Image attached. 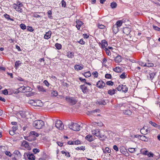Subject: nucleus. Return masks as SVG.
<instances>
[{
  "mask_svg": "<svg viewBox=\"0 0 160 160\" xmlns=\"http://www.w3.org/2000/svg\"><path fill=\"white\" fill-rule=\"evenodd\" d=\"M93 135L96 137H98V138L101 140H103L106 138V136L104 134V131L100 130V129H96L92 131Z\"/></svg>",
  "mask_w": 160,
  "mask_h": 160,
  "instance_id": "obj_1",
  "label": "nucleus"
},
{
  "mask_svg": "<svg viewBox=\"0 0 160 160\" xmlns=\"http://www.w3.org/2000/svg\"><path fill=\"white\" fill-rule=\"evenodd\" d=\"M65 100L67 102L71 105H75L77 102V98L75 97L67 96L66 97Z\"/></svg>",
  "mask_w": 160,
  "mask_h": 160,
  "instance_id": "obj_2",
  "label": "nucleus"
},
{
  "mask_svg": "<svg viewBox=\"0 0 160 160\" xmlns=\"http://www.w3.org/2000/svg\"><path fill=\"white\" fill-rule=\"evenodd\" d=\"M44 125V122L42 120H36L33 123V126L36 129H40Z\"/></svg>",
  "mask_w": 160,
  "mask_h": 160,
  "instance_id": "obj_3",
  "label": "nucleus"
},
{
  "mask_svg": "<svg viewBox=\"0 0 160 160\" xmlns=\"http://www.w3.org/2000/svg\"><path fill=\"white\" fill-rule=\"evenodd\" d=\"M29 103L31 105L37 107H42L43 103L41 100H30L29 101Z\"/></svg>",
  "mask_w": 160,
  "mask_h": 160,
  "instance_id": "obj_4",
  "label": "nucleus"
},
{
  "mask_svg": "<svg viewBox=\"0 0 160 160\" xmlns=\"http://www.w3.org/2000/svg\"><path fill=\"white\" fill-rule=\"evenodd\" d=\"M17 4H14L13 5V8L17 12H22V10L21 8L23 6V4L19 1H18L17 2Z\"/></svg>",
  "mask_w": 160,
  "mask_h": 160,
  "instance_id": "obj_5",
  "label": "nucleus"
},
{
  "mask_svg": "<svg viewBox=\"0 0 160 160\" xmlns=\"http://www.w3.org/2000/svg\"><path fill=\"white\" fill-rule=\"evenodd\" d=\"M80 127V126L78 124L72 122L69 126V128L74 131H79Z\"/></svg>",
  "mask_w": 160,
  "mask_h": 160,
  "instance_id": "obj_6",
  "label": "nucleus"
},
{
  "mask_svg": "<svg viewBox=\"0 0 160 160\" xmlns=\"http://www.w3.org/2000/svg\"><path fill=\"white\" fill-rule=\"evenodd\" d=\"M39 136V134L35 132V131H31L29 133V136L27 137L28 139H27L28 141H32L34 140L35 137H38Z\"/></svg>",
  "mask_w": 160,
  "mask_h": 160,
  "instance_id": "obj_7",
  "label": "nucleus"
},
{
  "mask_svg": "<svg viewBox=\"0 0 160 160\" xmlns=\"http://www.w3.org/2000/svg\"><path fill=\"white\" fill-rule=\"evenodd\" d=\"M56 127L60 130L64 129V125L61 121L59 120H57L55 123Z\"/></svg>",
  "mask_w": 160,
  "mask_h": 160,
  "instance_id": "obj_8",
  "label": "nucleus"
},
{
  "mask_svg": "<svg viewBox=\"0 0 160 160\" xmlns=\"http://www.w3.org/2000/svg\"><path fill=\"white\" fill-rule=\"evenodd\" d=\"M96 85L97 87L98 88H103L105 86V84L103 81L101 80L98 82Z\"/></svg>",
  "mask_w": 160,
  "mask_h": 160,
  "instance_id": "obj_9",
  "label": "nucleus"
},
{
  "mask_svg": "<svg viewBox=\"0 0 160 160\" xmlns=\"http://www.w3.org/2000/svg\"><path fill=\"white\" fill-rule=\"evenodd\" d=\"M141 153L145 155H147L149 157H153V153L149 152L147 150H142L141 151Z\"/></svg>",
  "mask_w": 160,
  "mask_h": 160,
  "instance_id": "obj_10",
  "label": "nucleus"
},
{
  "mask_svg": "<svg viewBox=\"0 0 160 160\" xmlns=\"http://www.w3.org/2000/svg\"><path fill=\"white\" fill-rule=\"evenodd\" d=\"M80 88L84 93H86L88 91V89L87 86L85 84L81 85Z\"/></svg>",
  "mask_w": 160,
  "mask_h": 160,
  "instance_id": "obj_11",
  "label": "nucleus"
},
{
  "mask_svg": "<svg viewBox=\"0 0 160 160\" xmlns=\"http://www.w3.org/2000/svg\"><path fill=\"white\" fill-rule=\"evenodd\" d=\"M131 31L130 28L127 27L124 28H123V32L126 35H128Z\"/></svg>",
  "mask_w": 160,
  "mask_h": 160,
  "instance_id": "obj_12",
  "label": "nucleus"
},
{
  "mask_svg": "<svg viewBox=\"0 0 160 160\" xmlns=\"http://www.w3.org/2000/svg\"><path fill=\"white\" fill-rule=\"evenodd\" d=\"M114 60L116 63L120 62L122 61V57L121 56L118 55L115 57Z\"/></svg>",
  "mask_w": 160,
  "mask_h": 160,
  "instance_id": "obj_13",
  "label": "nucleus"
},
{
  "mask_svg": "<svg viewBox=\"0 0 160 160\" xmlns=\"http://www.w3.org/2000/svg\"><path fill=\"white\" fill-rule=\"evenodd\" d=\"M52 34V32L49 30L48 32H46L44 36V38L48 39L50 38Z\"/></svg>",
  "mask_w": 160,
  "mask_h": 160,
  "instance_id": "obj_14",
  "label": "nucleus"
},
{
  "mask_svg": "<svg viewBox=\"0 0 160 160\" xmlns=\"http://www.w3.org/2000/svg\"><path fill=\"white\" fill-rule=\"evenodd\" d=\"M83 65L82 64L81 65L76 64L74 66V68L76 70L79 71L83 69Z\"/></svg>",
  "mask_w": 160,
  "mask_h": 160,
  "instance_id": "obj_15",
  "label": "nucleus"
},
{
  "mask_svg": "<svg viewBox=\"0 0 160 160\" xmlns=\"http://www.w3.org/2000/svg\"><path fill=\"white\" fill-rule=\"evenodd\" d=\"M27 156L29 160H34L35 159V157L32 153H28L27 154Z\"/></svg>",
  "mask_w": 160,
  "mask_h": 160,
  "instance_id": "obj_16",
  "label": "nucleus"
},
{
  "mask_svg": "<svg viewBox=\"0 0 160 160\" xmlns=\"http://www.w3.org/2000/svg\"><path fill=\"white\" fill-rule=\"evenodd\" d=\"M21 146L25 148H26L28 149L29 148L28 142L25 141H23L22 143Z\"/></svg>",
  "mask_w": 160,
  "mask_h": 160,
  "instance_id": "obj_17",
  "label": "nucleus"
},
{
  "mask_svg": "<svg viewBox=\"0 0 160 160\" xmlns=\"http://www.w3.org/2000/svg\"><path fill=\"white\" fill-rule=\"evenodd\" d=\"M83 24V22L79 20H78L76 21V27L78 30H79L80 29L81 26Z\"/></svg>",
  "mask_w": 160,
  "mask_h": 160,
  "instance_id": "obj_18",
  "label": "nucleus"
},
{
  "mask_svg": "<svg viewBox=\"0 0 160 160\" xmlns=\"http://www.w3.org/2000/svg\"><path fill=\"white\" fill-rule=\"evenodd\" d=\"M102 48L103 49L108 45L107 42L105 40H102L101 41Z\"/></svg>",
  "mask_w": 160,
  "mask_h": 160,
  "instance_id": "obj_19",
  "label": "nucleus"
},
{
  "mask_svg": "<svg viewBox=\"0 0 160 160\" xmlns=\"http://www.w3.org/2000/svg\"><path fill=\"white\" fill-rule=\"evenodd\" d=\"M125 104L123 103L118 104L114 105V108L117 109L123 108V107H125Z\"/></svg>",
  "mask_w": 160,
  "mask_h": 160,
  "instance_id": "obj_20",
  "label": "nucleus"
},
{
  "mask_svg": "<svg viewBox=\"0 0 160 160\" xmlns=\"http://www.w3.org/2000/svg\"><path fill=\"white\" fill-rule=\"evenodd\" d=\"M112 30L113 33L116 34L119 31V28L115 24L114 25L112 28Z\"/></svg>",
  "mask_w": 160,
  "mask_h": 160,
  "instance_id": "obj_21",
  "label": "nucleus"
},
{
  "mask_svg": "<svg viewBox=\"0 0 160 160\" xmlns=\"http://www.w3.org/2000/svg\"><path fill=\"white\" fill-rule=\"evenodd\" d=\"M108 100H107L106 101L105 100L103 99L101 100L100 101H98L96 102V104H98L99 105H105L107 103V101Z\"/></svg>",
  "mask_w": 160,
  "mask_h": 160,
  "instance_id": "obj_22",
  "label": "nucleus"
},
{
  "mask_svg": "<svg viewBox=\"0 0 160 160\" xmlns=\"http://www.w3.org/2000/svg\"><path fill=\"white\" fill-rule=\"evenodd\" d=\"M85 139L89 142H91L93 140V139L92 135H88L86 136Z\"/></svg>",
  "mask_w": 160,
  "mask_h": 160,
  "instance_id": "obj_23",
  "label": "nucleus"
},
{
  "mask_svg": "<svg viewBox=\"0 0 160 160\" xmlns=\"http://www.w3.org/2000/svg\"><path fill=\"white\" fill-rule=\"evenodd\" d=\"M74 53L70 51L67 52V56L69 58H72L74 56Z\"/></svg>",
  "mask_w": 160,
  "mask_h": 160,
  "instance_id": "obj_24",
  "label": "nucleus"
},
{
  "mask_svg": "<svg viewBox=\"0 0 160 160\" xmlns=\"http://www.w3.org/2000/svg\"><path fill=\"white\" fill-rule=\"evenodd\" d=\"M123 113L125 115H131L132 112L131 111L128 109L123 111Z\"/></svg>",
  "mask_w": 160,
  "mask_h": 160,
  "instance_id": "obj_25",
  "label": "nucleus"
},
{
  "mask_svg": "<svg viewBox=\"0 0 160 160\" xmlns=\"http://www.w3.org/2000/svg\"><path fill=\"white\" fill-rule=\"evenodd\" d=\"M14 154L16 155L15 157H17L18 158H21V154L20 152L18 150H16L14 152Z\"/></svg>",
  "mask_w": 160,
  "mask_h": 160,
  "instance_id": "obj_26",
  "label": "nucleus"
},
{
  "mask_svg": "<svg viewBox=\"0 0 160 160\" xmlns=\"http://www.w3.org/2000/svg\"><path fill=\"white\" fill-rule=\"evenodd\" d=\"M61 82L62 83V86L68 88L69 87V85L68 84L67 82H65V80H61Z\"/></svg>",
  "mask_w": 160,
  "mask_h": 160,
  "instance_id": "obj_27",
  "label": "nucleus"
},
{
  "mask_svg": "<svg viewBox=\"0 0 160 160\" xmlns=\"http://www.w3.org/2000/svg\"><path fill=\"white\" fill-rule=\"evenodd\" d=\"M82 74L86 78H88L91 76V74L90 71L87 72L82 73Z\"/></svg>",
  "mask_w": 160,
  "mask_h": 160,
  "instance_id": "obj_28",
  "label": "nucleus"
},
{
  "mask_svg": "<svg viewBox=\"0 0 160 160\" xmlns=\"http://www.w3.org/2000/svg\"><path fill=\"white\" fill-rule=\"evenodd\" d=\"M122 92H126L128 91V88L126 85H122Z\"/></svg>",
  "mask_w": 160,
  "mask_h": 160,
  "instance_id": "obj_29",
  "label": "nucleus"
},
{
  "mask_svg": "<svg viewBox=\"0 0 160 160\" xmlns=\"http://www.w3.org/2000/svg\"><path fill=\"white\" fill-rule=\"evenodd\" d=\"M123 22L122 20H118L117 22L115 25L119 28L122 26Z\"/></svg>",
  "mask_w": 160,
  "mask_h": 160,
  "instance_id": "obj_30",
  "label": "nucleus"
},
{
  "mask_svg": "<svg viewBox=\"0 0 160 160\" xmlns=\"http://www.w3.org/2000/svg\"><path fill=\"white\" fill-rule=\"evenodd\" d=\"M113 70L115 72H120L121 71L122 69L121 68L119 67H116L113 69Z\"/></svg>",
  "mask_w": 160,
  "mask_h": 160,
  "instance_id": "obj_31",
  "label": "nucleus"
},
{
  "mask_svg": "<svg viewBox=\"0 0 160 160\" xmlns=\"http://www.w3.org/2000/svg\"><path fill=\"white\" fill-rule=\"evenodd\" d=\"M61 153L62 154H64L65 156L69 158L70 156L69 153L67 152H66L65 151L63 150L61 151Z\"/></svg>",
  "mask_w": 160,
  "mask_h": 160,
  "instance_id": "obj_32",
  "label": "nucleus"
},
{
  "mask_svg": "<svg viewBox=\"0 0 160 160\" xmlns=\"http://www.w3.org/2000/svg\"><path fill=\"white\" fill-rule=\"evenodd\" d=\"M120 151L121 153L124 154L127 151V150L125 149L124 147L122 146L121 148Z\"/></svg>",
  "mask_w": 160,
  "mask_h": 160,
  "instance_id": "obj_33",
  "label": "nucleus"
},
{
  "mask_svg": "<svg viewBox=\"0 0 160 160\" xmlns=\"http://www.w3.org/2000/svg\"><path fill=\"white\" fill-rule=\"evenodd\" d=\"M116 90L115 89H110L108 90V94L112 95L115 93Z\"/></svg>",
  "mask_w": 160,
  "mask_h": 160,
  "instance_id": "obj_34",
  "label": "nucleus"
},
{
  "mask_svg": "<svg viewBox=\"0 0 160 160\" xmlns=\"http://www.w3.org/2000/svg\"><path fill=\"white\" fill-rule=\"evenodd\" d=\"M93 125L101 127L103 125V124L101 122H94Z\"/></svg>",
  "mask_w": 160,
  "mask_h": 160,
  "instance_id": "obj_35",
  "label": "nucleus"
},
{
  "mask_svg": "<svg viewBox=\"0 0 160 160\" xmlns=\"http://www.w3.org/2000/svg\"><path fill=\"white\" fill-rule=\"evenodd\" d=\"M22 89L23 90H25L26 89V90L25 91V92H28L32 90V88L28 86H27L26 87H24Z\"/></svg>",
  "mask_w": 160,
  "mask_h": 160,
  "instance_id": "obj_36",
  "label": "nucleus"
},
{
  "mask_svg": "<svg viewBox=\"0 0 160 160\" xmlns=\"http://www.w3.org/2000/svg\"><path fill=\"white\" fill-rule=\"evenodd\" d=\"M47 14L48 15V17L50 19H52V17L51 15L52 14V12L51 10H49L47 12Z\"/></svg>",
  "mask_w": 160,
  "mask_h": 160,
  "instance_id": "obj_37",
  "label": "nucleus"
},
{
  "mask_svg": "<svg viewBox=\"0 0 160 160\" xmlns=\"http://www.w3.org/2000/svg\"><path fill=\"white\" fill-rule=\"evenodd\" d=\"M103 49L105 51L106 53L108 55L110 56L111 55L110 51L108 49V48H105Z\"/></svg>",
  "mask_w": 160,
  "mask_h": 160,
  "instance_id": "obj_38",
  "label": "nucleus"
},
{
  "mask_svg": "<svg viewBox=\"0 0 160 160\" xmlns=\"http://www.w3.org/2000/svg\"><path fill=\"white\" fill-rule=\"evenodd\" d=\"M38 89L39 91L45 92L46 91L45 89L42 86H40L38 87Z\"/></svg>",
  "mask_w": 160,
  "mask_h": 160,
  "instance_id": "obj_39",
  "label": "nucleus"
},
{
  "mask_svg": "<svg viewBox=\"0 0 160 160\" xmlns=\"http://www.w3.org/2000/svg\"><path fill=\"white\" fill-rule=\"evenodd\" d=\"M117 4L116 2H112L111 3L110 6L112 8H115L117 6Z\"/></svg>",
  "mask_w": 160,
  "mask_h": 160,
  "instance_id": "obj_40",
  "label": "nucleus"
},
{
  "mask_svg": "<svg viewBox=\"0 0 160 160\" xmlns=\"http://www.w3.org/2000/svg\"><path fill=\"white\" fill-rule=\"evenodd\" d=\"M140 139L143 141H146L148 139L145 136H141L140 137Z\"/></svg>",
  "mask_w": 160,
  "mask_h": 160,
  "instance_id": "obj_41",
  "label": "nucleus"
},
{
  "mask_svg": "<svg viewBox=\"0 0 160 160\" xmlns=\"http://www.w3.org/2000/svg\"><path fill=\"white\" fill-rule=\"evenodd\" d=\"M55 46L58 49H60L62 48V45L60 44L57 43L55 44Z\"/></svg>",
  "mask_w": 160,
  "mask_h": 160,
  "instance_id": "obj_42",
  "label": "nucleus"
},
{
  "mask_svg": "<svg viewBox=\"0 0 160 160\" xmlns=\"http://www.w3.org/2000/svg\"><path fill=\"white\" fill-rule=\"evenodd\" d=\"M21 62L18 60L15 63V66L16 67H18L20 65V64H21Z\"/></svg>",
  "mask_w": 160,
  "mask_h": 160,
  "instance_id": "obj_43",
  "label": "nucleus"
},
{
  "mask_svg": "<svg viewBox=\"0 0 160 160\" xmlns=\"http://www.w3.org/2000/svg\"><path fill=\"white\" fill-rule=\"evenodd\" d=\"M105 152L104 151V150L103 149H102L103 150V151L104 152L106 153L107 152L108 153H109L111 152V150L109 149V148L108 147H106L105 148Z\"/></svg>",
  "mask_w": 160,
  "mask_h": 160,
  "instance_id": "obj_44",
  "label": "nucleus"
},
{
  "mask_svg": "<svg viewBox=\"0 0 160 160\" xmlns=\"http://www.w3.org/2000/svg\"><path fill=\"white\" fill-rule=\"evenodd\" d=\"M150 79L152 80L154 77L155 74L154 72H152L149 74Z\"/></svg>",
  "mask_w": 160,
  "mask_h": 160,
  "instance_id": "obj_45",
  "label": "nucleus"
},
{
  "mask_svg": "<svg viewBox=\"0 0 160 160\" xmlns=\"http://www.w3.org/2000/svg\"><path fill=\"white\" fill-rule=\"evenodd\" d=\"M128 150L131 153H133L136 151L135 149L133 148H128Z\"/></svg>",
  "mask_w": 160,
  "mask_h": 160,
  "instance_id": "obj_46",
  "label": "nucleus"
},
{
  "mask_svg": "<svg viewBox=\"0 0 160 160\" xmlns=\"http://www.w3.org/2000/svg\"><path fill=\"white\" fill-rule=\"evenodd\" d=\"M20 26L21 28L23 30H25L26 28V26L24 24H21Z\"/></svg>",
  "mask_w": 160,
  "mask_h": 160,
  "instance_id": "obj_47",
  "label": "nucleus"
},
{
  "mask_svg": "<svg viewBox=\"0 0 160 160\" xmlns=\"http://www.w3.org/2000/svg\"><path fill=\"white\" fill-rule=\"evenodd\" d=\"M145 67H152L153 65V63H145Z\"/></svg>",
  "mask_w": 160,
  "mask_h": 160,
  "instance_id": "obj_48",
  "label": "nucleus"
},
{
  "mask_svg": "<svg viewBox=\"0 0 160 160\" xmlns=\"http://www.w3.org/2000/svg\"><path fill=\"white\" fill-rule=\"evenodd\" d=\"M97 26L98 28L101 29H103L105 28V27L104 25L102 24H98Z\"/></svg>",
  "mask_w": 160,
  "mask_h": 160,
  "instance_id": "obj_49",
  "label": "nucleus"
},
{
  "mask_svg": "<svg viewBox=\"0 0 160 160\" xmlns=\"http://www.w3.org/2000/svg\"><path fill=\"white\" fill-rule=\"evenodd\" d=\"M152 27L155 30L157 31H160V28H159L154 25H152Z\"/></svg>",
  "mask_w": 160,
  "mask_h": 160,
  "instance_id": "obj_50",
  "label": "nucleus"
},
{
  "mask_svg": "<svg viewBox=\"0 0 160 160\" xmlns=\"http://www.w3.org/2000/svg\"><path fill=\"white\" fill-rule=\"evenodd\" d=\"M113 82H112V81H107L106 82V84L107 85L112 86L113 85Z\"/></svg>",
  "mask_w": 160,
  "mask_h": 160,
  "instance_id": "obj_51",
  "label": "nucleus"
},
{
  "mask_svg": "<svg viewBox=\"0 0 160 160\" xmlns=\"http://www.w3.org/2000/svg\"><path fill=\"white\" fill-rule=\"evenodd\" d=\"M105 77L106 78L110 79L112 78V76L110 74H106L105 75Z\"/></svg>",
  "mask_w": 160,
  "mask_h": 160,
  "instance_id": "obj_52",
  "label": "nucleus"
},
{
  "mask_svg": "<svg viewBox=\"0 0 160 160\" xmlns=\"http://www.w3.org/2000/svg\"><path fill=\"white\" fill-rule=\"evenodd\" d=\"M74 145H78L80 143V142L79 140H77L76 141H73Z\"/></svg>",
  "mask_w": 160,
  "mask_h": 160,
  "instance_id": "obj_53",
  "label": "nucleus"
},
{
  "mask_svg": "<svg viewBox=\"0 0 160 160\" xmlns=\"http://www.w3.org/2000/svg\"><path fill=\"white\" fill-rule=\"evenodd\" d=\"M120 77L121 78L124 79L126 77V76L124 72L122 73L120 75Z\"/></svg>",
  "mask_w": 160,
  "mask_h": 160,
  "instance_id": "obj_54",
  "label": "nucleus"
},
{
  "mask_svg": "<svg viewBox=\"0 0 160 160\" xmlns=\"http://www.w3.org/2000/svg\"><path fill=\"white\" fill-rule=\"evenodd\" d=\"M27 30L30 32H32L33 31V29L32 27L29 26L27 27Z\"/></svg>",
  "mask_w": 160,
  "mask_h": 160,
  "instance_id": "obj_55",
  "label": "nucleus"
},
{
  "mask_svg": "<svg viewBox=\"0 0 160 160\" xmlns=\"http://www.w3.org/2000/svg\"><path fill=\"white\" fill-rule=\"evenodd\" d=\"M33 152L35 153L36 154L38 152H39L40 151L39 149L37 148H34L33 149Z\"/></svg>",
  "mask_w": 160,
  "mask_h": 160,
  "instance_id": "obj_56",
  "label": "nucleus"
},
{
  "mask_svg": "<svg viewBox=\"0 0 160 160\" xmlns=\"http://www.w3.org/2000/svg\"><path fill=\"white\" fill-rule=\"evenodd\" d=\"M149 123L151 124L152 126L155 127H157L158 126V125L154 122H153L152 121H151L149 122Z\"/></svg>",
  "mask_w": 160,
  "mask_h": 160,
  "instance_id": "obj_57",
  "label": "nucleus"
},
{
  "mask_svg": "<svg viewBox=\"0 0 160 160\" xmlns=\"http://www.w3.org/2000/svg\"><path fill=\"white\" fill-rule=\"evenodd\" d=\"M43 83L48 87H49V84L47 80H45L43 82Z\"/></svg>",
  "mask_w": 160,
  "mask_h": 160,
  "instance_id": "obj_58",
  "label": "nucleus"
},
{
  "mask_svg": "<svg viewBox=\"0 0 160 160\" xmlns=\"http://www.w3.org/2000/svg\"><path fill=\"white\" fill-rule=\"evenodd\" d=\"M5 153L6 155H7L8 156H9L10 157H11V156H12V154H11V153L9 151H6L5 152Z\"/></svg>",
  "mask_w": 160,
  "mask_h": 160,
  "instance_id": "obj_59",
  "label": "nucleus"
},
{
  "mask_svg": "<svg viewBox=\"0 0 160 160\" xmlns=\"http://www.w3.org/2000/svg\"><path fill=\"white\" fill-rule=\"evenodd\" d=\"M78 42L82 45H84L85 44V42L83 41L82 39H81Z\"/></svg>",
  "mask_w": 160,
  "mask_h": 160,
  "instance_id": "obj_60",
  "label": "nucleus"
},
{
  "mask_svg": "<svg viewBox=\"0 0 160 160\" xmlns=\"http://www.w3.org/2000/svg\"><path fill=\"white\" fill-rule=\"evenodd\" d=\"M92 74L96 78H97L98 76V73L97 72H93L92 73Z\"/></svg>",
  "mask_w": 160,
  "mask_h": 160,
  "instance_id": "obj_61",
  "label": "nucleus"
},
{
  "mask_svg": "<svg viewBox=\"0 0 160 160\" xmlns=\"http://www.w3.org/2000/svg\"><path fill=\"white\" fill-rule=\"evenodd\" d=\"M62 7H65L66 5V3L64 0H62L61 2Z\"/></svg>",
  "mask_w": 160,
  "mask_h": 160,
  "instance_id": "obj_62",
  "label": "nucleus"
},
{
  "mask_svg": "<svg viewBox=\"0 0 160 160\" xmlns=\"http://www.w3.org/2000/svg\"><path fill=\"white\" fill-rule=\"evenodd\" d=\"M52 95L54 96H57L58 94L57 92L56 91H53L52 93Z\"/></svg>",
  "mask_w": 160,
  "mask_h": 160,
  "instance_id": "obj_63",
  "label": "nucleus"
},
{
  "mask_svg": "<svg viewBox=\"0 0 160 160\" xmlns=\"http://www.w3.org/2000/svg\"><path fill=\"white\" fill-rule=\"evenodd\" d=\"M3 16L5 18H6L7 19H9V18H10L9 15L7 14H4L3 15Z\"/></svg>",
  "mask_w": 160,
  "mask_h": 160,
  "instance_id": "obj_64",
  "label": "nucleus"
}]
</instances>
